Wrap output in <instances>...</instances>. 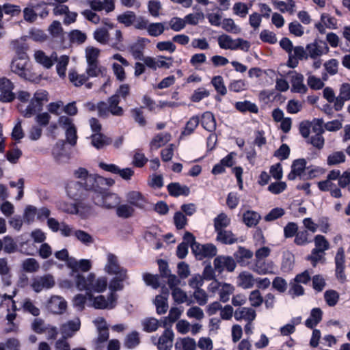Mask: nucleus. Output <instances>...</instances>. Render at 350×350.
<instances>
[{
	"label": "nucleus",
	"mask_w": 350,
	"mask_h": 350,
	"mask_svg": "<svg viewBox=\"0 0 350 350\" xmlns=\"http://www.w3.org/2000/svg\"><path fill=\"white\" fill-rule=\"evenodd\" d=\"M76 178L81 179L84 190L90 191L91 198L92 196H98L103 192L102 185L105 183L103 177L96 174H89L87 170L80 167L75 173Z\"/></svg>",
	"instance_id": "f257e3e1"
},
{
	"label": "nucleus",
	"mask_w": 350,
	"mask_h": 350,
	"mask_svg": "<svg viewBox=\"0 0 350 350\" xmlns=\"http://www.w3.org/2000/svg\"><path fill=\"white\" fill-rule=\"evenodd\" d=\"M314 247L311 250L310 255L307 256L313 267L318 263H325L326 258V251L330 248V244L325 236L317 234L313 239Z\"/></svg>",
	"instance_id": "f03ea898"
},
{
	"label": "nucleus",
	"mask_w": 350,
	"mask_h": 350,
	"mask_svg": "<svg viewBox=\"0 0 350 350\" xmlns=\"http://www.w3.org/2000/svg\"><path fill=\"white\" fill-rule=\"evenodd\" d=\"M76 286L80 291L86 290L90 292L103 293L107 286V279L105 276L96 278V275L91 273L86 278H79Z\"/></svg>",
	"instance_id": "7ed1b4c3"
},
{
	"label": "nucleus",
	"mask_w": 350,
	"mask_h": 350,
	"mask_svg": "<svg viewBox=\"0 0 350 350\" xmlns=\"http://www.w3.org/2000/svg\"><path fill=\"white\" fill-rule=\"evenodd\" d=\"M46 101H48L47 92L39 90L34 93L33 98L25 109H23L21 105L18 106V109L25 118H31L42 109L44 103Z\"/></svg>",
	"instance_id": "20e7f679"
},
{
	"label": "nucleus",
	"mask_w": 350,
	"mask_h": 350,
	"mask_svg": "<svg viewBox=\"0 0 350 350\" xmlns=\"http://www.w3.org/2000/svg\"><path fill=\"white\" fill-rule=\"evenodd\" d=\"M208 291L212 293H217L219 300L226 303L230 300V297L234 293L235 287L231 284L215 280L209 284Z\"/></svg>",
	"instance_id": "39448f33"
},
{
	"label": "nucleus",
	"mask_w": 350,
	"mask_h": 350,
	"mask_svg": "<svg viewBox=\"0 0 350 350\" xmlns=\"http://www.w3.org/2000/svg\"><path fill=\"white\" fill-rule=\"evenodd\" d=\"M67 267L71 269L70 276L72 277L75 284L79 281V278H85L82 274L79 273V269L82 271H88L92 268V262L88 259H81L77 260L75 258L71 257L68 259Z\"/></svg>",
	"instance_id": "423d86ee"
},
{
	"label": "nucleus",
	"mask_w": 350,
	"mask_h": 350,
	"mask_svg": "<svg viewBox=\"0 0 350 350\" xmlns=\"http://www.w3.org/2000/svg\"><path fill=\"white\" fill-rule=\"evenodd\" d=\"M92 200L96 205L106 208L116 207L120 202V198L117 194L107 191L100 192L98 196H92Z\"/></svg>",
	"instance_id": "0eeeda50"
},
{
	"label": "nucleus",
	"mask_w": 350,
	"mask_h": 350,
	"mask_svg": "<svg viewBox=\"0 0 350 350\" xmlns=\"http://www.w3.org/2000/svg\"><path fill=\"white\" fill-rule=\"evenodd\" d=\"M59 126L65 129L66 142L71 146H75L77 141V128L72 118L62 116L58 119Z\"/></svg>",
	"instance_id": "6e6552de"
},
{
	"label": "nucleus",
	"mask_w": 350,
	"mask_h": 350,
	"mask_svg": "<svg viewBox=\"0 0 350 350\" xmlns=\"http://www.w3.org/2000/svg\"><path fill=\"white\" fill-rule=\"evenodd\" d=\"M88 296L92 301L91 306L96 309H112L116 306L118 299L116 293H109L107 298L103 295L93 297L88 294Z\"/></svg>",
	"instance_id": "1a4fd4ad"
},
{
	"label": "nucleus",
	"mask_w": 350,
	"mask_h": 350,
	"mask_svg": "<svg viewBox=\"0 0 350 350\" xmlns=\"http://www.w3.org/2000/svg\"><path fill=\"white\" fill-rule=\"evenodd\" d=\"M28 60L25 53H22L19 57L13 59L11 64V70L20 77L27 79L29 70L27 68Z\"/></svg>",
	"instance_id": "9d476101"
},
{
	"label": "nucleus",
	"mask_w": 350,
	"mask_h": 350,
	"mask_svg": "<svg viewBox=\"0 0 350 350\" xmlns=\"http://www.w3.org/2000/svg\"><path fill=\"white\" fill-rule=\"evenodd\" d=\"M214 269L218 273H222L224 271L232 272L236 268V262L234 259L229 256H218L213 261Z\"/></svg>",
	"instance_id": "9b49d317"
},
{
	"label": "nucleus",
	"mask_w": 350,
	"mask_h": 350,
	"mask_svg": "<svg viewBox=\"0 0 350 350\" xmlns=\"http://www.w3.org/2000/svg\"><path fill=\"white\" fill-rule=\"evenodd\" d=\"M251 269L258 275L277 274V267L275 263L270 260H254Z\"/></svg>",
	"instance_id": "f8f14e48"
},
{
	"label": "nucleus",
	"mask_w": 350,
	"mask_h": 350,
	"mask_svg": "<svg viewBox=\"0 0 350 350\" xmlns=\"http://www.w3.org/2000/svg\"><path fill=\"white\" fill-rule=\"evenodd\" d=\"M54 285L55 280L53 277L46 274L33 278L31 286L36 293H40L43 290L51 288Z\"/></svg>",
	"instance_id": "ddd939ff"
},
{
	"label": "nucleus",
	"mask_w": 350,
	"mask_h": 350,
	"mask_svg": "<svg viewBox=\"0 0 350 350\" xmlns=\"http://www.w3.org/2000/svg\"><path fill=\"white\" fill-rule=\"evenodd\" d=\"M14 88V83L7 78L0 79V100L3 103L12 101L16 96L12 92Z\"/></svg>",
	"instance_id": "4468645a"
},
{
	"label": "nucleus",
	"mask_w": 350,
	"mask_h": 350,
	"mask_svg": "<svg viewBox=\"0 0 350 350\" xmlns=\"http://www.w3.org/2000/svg\"><path fill=\"white\" fill-rule=\"evenodd\" d=\"M105 271L109 275L127 272V270L120 265L118 257L109 253L107 254V260L104 268Z\"/></svg>",
	"instance_id": "2eb2a0df"
},
{
	"label": "nucleus",
	"mask_w": 350,
	"mask_h": 350,
	"mask_svg": "<svg viewBox=\"0 0 350 350\" xmlns=\"http://www.w3.org/2000/svg\"><path fill=\"white\" fill-rule=\"evenodd\" d=\"M59 209L70 214H82L83 212H88L90 207L85 206L83 202H78L75 204L59 202Z\"/></svg>",
	"instance_id": "dca6fc26"
},
{
	"label": "nucleus",
	"mask_w": 350,
	"mask_h": 350,
	"mask_svg": "<svg viewBox=\"0 0 350 350\" xmlns=\"http://www.w3.org/2000/svg\"><path fill=\"white\" fill-rule=\"evenodd\" d=\"M307 58L306 49H305L301 46H297L293 47L291 54H288V59L286 64L289 68H294L298 66L299 60Z\"/></svg>",
	"instance_id": "f3484780"
},
{
	"label": "nucleus",
	"mask_w": 350,
	"mask_h": 350,
	"mask_svg": "<svg viewBox=\"0 0 350 350\" xmlns=\"http://www.w3.org/2000/svg\"><path fill=\"white\" fill-rule=\"evenodd\" d=\"M328 51L329 48L325 42H314L306 45L308 57H310L312 59H317L323 54L327 53Z\"/></svg>",
	"instance_id": "a211bd4d"
},
{
	"label": "nucleus",
	"mask_w": 350,
	"mask_h": 350,
	"mask_svg": "<svg viewBox=\"0 0 350 350\" xmlns=\"http://www.w3.org/2000/svg\"><path fill=\"white\" fill-rule=\"evenodd\" d=\"M126 202L138 208L144 209L148 204L147 199L145 196L137 191H131L126 194Z\"/></svg>",
	"instance_id": "6ab92c4d"
},
{
	"label": "nucleus",
	"mask_w": 350,
	"mask_h": 350,
	"mask_svg": "<svg viewBox=\"0 0 350 350\" xmlns=\"http://www.w3.org/2000/svg\"><path fill=\"white\" fill-rule=\"evenodd\" d=\"M68 196L75 200H79L85 196L84 188L81 181H70L66 185Z\"/></svg>",
	"instance_id": "aec40b11"
},
{
	"label": "nucleus",
	"mask_w": 350,
	"mask_h": 350,
	"mask_svg": "<svg viewBox=\"0 0 350 350\" xmlns=\"http://www.w3.org/2000/svg\"><path fill=\"white\" fill-rule=\"evenodd\" d=\"M306 168V161L304 159H298L293 161L291 165V171L288 175V179L295 180L297 176L305 178L304 171Z\"/></svg>",
	"instance_id": "412c9836"
},
{
	"label": "nucleus",
	"mask_w": 350,
	"mask_h": 350,
	"mask_svg": "<svg viewBox=\"0 0 350 350\" xmlns=\"http://www.w3.org/2000/svg\"><path fill=\"white\" fill-rule=\"evenodd\" d=\"M67 307V303L66 300L60 296L53 295L52 296L47 304L48 309L55 314L63 313Z\"/></svg>",
	"instance_id": "4be33fe9"
},
{
	"label": "nucleus",
	"mask_w": 350,
	"mask_h": 350,
	"mask_svg": "<svg viewBox=\"0 0 350 350\" xmlns=\"http://www.w3.org/2000/svg\"><path fill=\"white\" fill-rule=\"evenodd\" d=\"M88 2L91 10L94 12L105 10L109 13L115 9L114 0H88Z\"/></svg>",
	"instance_id": "5701e85b"
},
{
	"label": "nucleus",
	"mask_w": 350,
	"mask_h": 350,
	"mask_svg": "<svg viewBox=\"0 0 350 350\" xmlns=\"http://www.w3.org/2000/svg\"><path fill=\"white\" fill-rule=\"evenodd\" d=\"M80 320L76 318L62 324L60 327V332L64 338H70L80 329Z\"/></svg>",
	"instance_id": "b1692460"
},
{
	"label": "nucleus",
	"mask_w": 350,
	"mask_h": 350,
	"mask_svg": "<svg viewBox=\"0 0 350 350\" xmlns=\"http://www.w3.org/2000/svg\"><path fill=\"white\" fill-rule=\"evenodd\" d=\"M114 275L109 283L110 293H116V291H122L124 288V282L129 278L127 272H121L114 274Z\"/></svg>",
	"instance_id": "393cba45"
},
{
	"label": "nucleus",
	"mask_w": 350,
	"mask_h": 350,
	"mask_svg": "<svg viewBox=\"0 0 350 350\" xmlns=\"http://www.w3.org/2000/svg\"><path fill=\"white\" fill-rule=\"evenodd\" d=\"M234 319L237 321L245 320L247 322H252L256 317V311L250 307H241L234 311Z\"/></svg>",
	"instance_id": "a878e982"
},
{
	"label": "nucleus",
	"mask_w": 350,
	"mask_h": 350,
	"mask_svg": "<svg viewBox=\"0 0 350 350\" xmlns=\"http://www.w3.org/2000/svg\"><path fill=\"white\" fill-rule=\"evenodd\" d=\"M174 332L170 329H166L159 337L157 347L159 350H171L173 345Z\"/></svg>",
	"instance_id": "bb28decb"
},
{
	"label": "nucleus",
	"mask_w": 350,
	"mask_h": 350,
	"mask_svg": "<svg viewBox=\"0 0 350 350\" xmlns=\"http://www.w3.org/2000/svg\"><path fill=\"white\" fill-rule=\"evenodd\" d=\"M237 284L238 286L243 289L252 288L256 284V278L251 273L242 271L237 277Z\"/></svg>",
	"instance_id": "cd10ccee"
},
{
	"label": "nucleus",
	"mask_w": 350,
	"mask_h": 350,
	"mask_svg": "<svg viewBox=\"0 0 350 350\" xmlns=\"http://www.w3.org/2000/svg\"><path fill=\"white\" fill-rule=\"evenodd\" d=\"M304 77L303 75L295 72L291 78V92L306 94L308 91L307 86L304 83Z\"/></svg>",
	"instance_id": "c85d7f7f"
},
{
	"label": "nucleus",
	"mask_w": 350,
	"mask_h": 350,
	"mask_svg": "<svg viewBox=\"0 0 350 350\" xmlns=\"http://www.w3.org/2000/svg\"><path fill=\"white\" fill-rule=\"evenodd\" d=\"M216 240L225 245H232L238 242L237 237L229 230H222L216 232Z\"/></svg>",
	"instance_id": "c756f323"
},
{
	"label": "nucleus",
	"mask_w": 350,
	"mask_h": 350,
	"mask_svg": "<svg viewBox=\"0 0 350 350\" xmlns=\"http://www.w3.org/2000/svg\"><path fill=\"white\" fill-rule=\"evenodd\" d=\"M34 58L36 62L44 68H50L56 60V54L53 53L51 56H47L43 51H36L34 53Z\"/></svg>",
	"instance_id": "7c9ffc66"
},
{
	"label": "nucleus",
	"mask_w": 350,
	"mask_h": 350,
	"mask_svg": "<svg viewBox=\"0 0 350 350\" xmlns=\"http://www.w3.org/2000/svg\"><path fill=\"white\" fill-rule=\"evenodd\" d=\"M64 144L65 143L63 140H59L52 150L53 157L59 163L66 162L69 159L68 155L64 150Z\"/></svg>",
	"instance_id": "2f4dec72"
},
{
	"label": "nucleus",
	"mask_w": 350,
	"mask_h": 350,
	"mask_svg": "<svg viewBox=\"0 0 350 350\" xmlns=\"http://www.w3.org/2000/svg\"><path fill=\"white\" fill-rule=\"evenodd\" d=\"M88 77H106L107 68L97 63L88 64L85 70Z\"/></svg>",
	"instance_id": "473e14b6"
},
{
	"label": "nucleus",
	"mask_w": 350,
	"mask_h": 350,
	"mask_svg": "<svg viewBox=\"0 0 350 350\" xmlns=\"http://www.w3.org/2000/svg\"><path fill=\"white\" fill-rule=\"evenodd\" d=\"M169 193L174 197L180 196H187L190 193L189 188L186 185H181L178 183H171L167 185Z\"/></svg>",
	"instance_id": "72a5a7b5"
},
{
	"label": "nucleus",
	"mask_w": 350,
	"mask_h": 350,
	"mask_svg": "<svg viewBox=\"0 0 350 350\" xmlns=\"http://www.w3.org/2000/svg\"><path fill=\"white\" fill-rule=\"evenodd\" d=\"M91 144L96 149H102L111 143L110 138L100 133H96L91 135Z\"/></svg>",
	"instance_id": "f704fd0d"
},
{
	"label": "nucleus",
	"mask_w": 350,
	"mask_h": 350,
	"mask_svg": "<svg viewBox=\"0 0 350 350\" xmlns=\"http://www.w3.org/2000/svg\"><path fill=\"white\" fill-rule=\"evenodd\" d=\"M260 219V215L254 211L247 210L243 214V222L249 228L256 226Z\"/></svg>",
	"instance_id": "c9c22d12"
},
{
	"label": "nucleus",
	"mask_w": 350,
	"mask_h": 350,
	"mask_svg": "<svg viewBox=\"0 0 350 350\" xmlns=\"http://www.w3.org/2000/svg\"><path fill=\"white\" fill-rule=\"evenodd\" d=\"M201 124L208 132H214L216 129V121L213 114L210 111L204 112L202 116Z\"/></svg>",
	"instance_id": "e433bc0d"
},
{
	"label": "nucleus",
	"mask_w": 350,
	"mask_h": 350,
	"mask_svg": "<svg viewBox=\"0 0 350 350\" xmlns=\"http://www.w3.org/2000/svg\"><path fill=\"white\" fill-rule=\"evenodd\" d=\"M230 218L226 213H219L213 220L215 232L226 229L230 224Z\"/></svg>",
	"instance_id": "4c0bfd02"
},
{
	"label": "nucleus",
	"mask_w": 350,
	"mask_h": 350,
	"mask_svg": "<svg viewBox=\"0 0 350 350\" xmlns=\"http://www.w3.org/2000/svg\"><path fill=\"white\" fill-rule=\"evenodd\" d=\"M323 312L319 308H314L310 312V317L306 321L305 325L307 327L312 329L322 319Z\"/></svg>",
	"instance_id": "58836bf2"
},
{
	"label": "nucleus",
	"mask_w": 350,
	"mask_h": 350,
	"mask_svg": "<svg viewBox=\"0 0 350 350\" xmlns=\"http://www.w3.org/2000/svg\"><path fill=\"white\" fill-rule=\"evenodd\" d=\"M120 99L116 96L112 95L107 100L108 110L113 116H121L123 115L124 111L122 107L118 105Z\"/></svg>",
	"instance_id": "ea45409f"
},
{
	"label": "nucleus",
	"mask_w": 350,
	"mask_h": 350,
	"mask_svg": "<svg viewBox=\"0 0 350 350\" xmlns=\"http://www.w3.org/2000/svg\"><path fill=\"white\" fill-rule=\"evenodd\" d=\"M168 291L164 293V295H157L155 297L154 304L157 308V312L159 314H164L168 309L167 304Z\"/></svg>",
	"instance_id": "a19ab883"
},
{
	"label": "nucleus",
	"mask_w": 350,
	"mask_h": 350,
	"mask_svg": "<svg viewBox=\"0 0 350 350\" xmlns=\"http://www.w3.org/2000/svg\"><path fill=\"white\" fill-rule=\"evenodd\" d=\"M218 44L222 49H237V45H236V39H232L228 35H221L218 37Z\"/></svg>",
	"instance_id": "79ce46f5"
},
{
	"label": "nucleus",
	"mask_w": 350,
	"mask_h": 350,
	"mask_svg": "<svg viewBox=\"0 0 350 350\" xmlns=\"http://www.w3.org/2000/svg\"><path fill=\"white\" fill-rule=\"evenodd\" d=\"M94 38L102 44H107L109 41V33L105 27H99L93 33Z\"/></svg>",
	"instance_id": "37998d69"
},
{
	"label": "nucleus",
	"mask_w": 350,
	"mask_h": 350,
	"mask_svg": "<svg viewBox=\"0 0 350 350\" xmlns=\"http://www.w3.org/2000/svg\"><path fill=\"white\" fill-rule=\"evenodd\" d=\"M171 135L167 133H159L150 142L152 149H158L170 140Z\"/></svg>",
	"instance_id": "c03bdc74"
},
{
	"label": "nucleus",
	"mask_w": 350,
	"mask_h": 350,
	"mask_svg": "<svg viewBox=\"0 0 350 350\" xmlns=\"http://www.w3.org/2000/svg\"><path fill=\"white\" fill-rule=\"evenodd\" d=\"M346 160V156L342 151H336L328 155L327 163L328 165H337Z\"/></svg>",
	"instance_id": "a18cd8bd"
},
{
	"label": "nucleus",
	"mask_w": 350,
	"mask_h": 350,
	"mask_svg": "<svg viewBox=\"0 0 350 350\" xmlns=\"http://www.w3.org/2000/svg\"><path fill=\"white\" fill-rule=\"evenodd\" d=\"M235 107L238 111L241 112L250 111L256 113L258 111V108L256 105L248 100L237 102L235 104Z\"/></svg>",
	"instance_id": "49530a36"
},
{
	"label": "nucleus",
	"mask_w": 350,
	"mask_h": 350,
	"mask_svg": "<svg viewBox=\"0 0 350 350\" xmlns=\"http://www.w3.org/2000/svg\"><path fill=\"white\" fill-rule=\"evenodd\" d=\"M55 62H57L56 69L58 75L60 77H64L66 76V68L69 62L68 56L62 55L59 58H57L56 56V60H55Z\"/></svg>",
	"instance_id": "de8ad7c7"
},
{
	"label": "nucleus",
	"mask_w": 350,
	"mask_h": 350,
	"mask_svg": "<svg viewBox=\"0 0 350 350\" xmlns=\"http://www.w3.org/2000/svg\"><path fill=\"white\" fill-rule=\"evenodd\" d=\"M22 268L25 272L34 273L39 270L40 264L36 259L29 258L23 261Z\"/></svg>",
	"instance_id": "09e8293b"
},
{
	"label": "nucleus",
	"mask_w": 350,
	"mask_h": 350,
	"mask_svg": "<svg viewBox=\"0 0 350 350\" xmlns=\"http://www.w3.org/2000/svg\"><path fill=\"white\" fill-rule=\"evenodd\" d=\"M310 234L307 230L297 231L295 236L294 243L299 246H304L311 242Z\"/></svg>",
	"instance_id": "8fccbe9b"
},
{
	"label": "nucleus",
	"mask_w": 350,
	"mask_h": 350,
	"mask_svg": "<svg viewBox=\"0 0 350 350\" xmlns=\"http://www.w3.org/2000/svg\"><path fill=\"white\" fill-rule=\"evenodd\" d=\"M68 78L75 86H81L87 81L88 77L85 74L80 75L75 70H70Z\"/></svg>",
	"instance_id": "3c124183"
},
{
	"label": "nucleus",
	"mask_w": 350,
	"mask_h": 350,
	"mask_svg": "<svg viewBox=\"0 0 350 350\" xmlns=\"http://www.w3.org/2000/svg\"><path fill=\"white\" fill-rule=\"evenodd\" d=\"M145 46L144 44L141 42H137L134 44H133L130 46V52L133 57L137 60H142L144 56V50Z\"/></svg>",
	"instance_id": "603ef678"
},
{
	"label": "nucleus",
	"mask_w": 350,
	"mask_h": 350,
	"mask_svg": "<svg viewBox=\"0 0 350 350\" xmlns=\"http://www.w3.org/2000/svg\"><path fill=\"white\" fill-rule=\"evenodd\" d=\"M211 84L213 85L217 92L221 96H224L227 94V89L221 76L217 75L213 77L211 80Z\"/></svg>",
	"instance_id": "864d4df0"
},
{
	"label": "nucleus",
	"mask_w": 350,
	"mask_h": 350,
	"mask_svg": "<svg viewBox=\"0 0 350 350\" xmlns=\"http://www.w3.org/2000/svg\"><path fill=\"white\" fill-rule=\"evenodd\" d=\"M139 342V333L134 331L126 336L124 345L128 349H133L137 347Z\"/></svg>",
	"instance_id": "5fc2aeb1"
},
{
	"label": "nucleus",
	"mask_w": 350,
	"mask_h": 350,
	"mask_svg": "<svg viewBox=\"0 0 350 350\" xmlns=\"http://www.w3.org/2000/svg\"><path fill=\"white\" fill-rule=\"evenodd\" d=\"M307 75V83L312 90H319L324 87L325 83L321 79L312 75L311 73H308Z\"/></svg>",
	"instance_id": "6e6d98bb"
},
{
	"label": "nucleus",
	"mask_w": 350,
	"mask_h": 350,
	"mask_svg": "<svg viewBox=\"0 0 350 350\" xmlns=\"http://www.w3.org/2000/svg\"><path fill=\"white\" fill-rule=\"evenodd\" d=\"M200 123V119L198 116H192L189 121L187 122L184 130L182 132L183 135H189L193 133L195 129L197 128Z\"/></svg>",
	"instance_id": "4d7b16f0"
},
{
	"label": "nucleus",
	"mask_w": 350,
	"mask_h": 350,
	"mask_svg": "<svg viewBox=\"0 0 350 350\" xmlns=\"http://www.w3.org/2000/svg\"><path fill=\"white\" fill-rule=\"evenodd\" d=\"M165 30V27L164 26V23H150L147 32L151 36L157 37L161 35Z\"/></svg>",
	"instance_id": "13d9d810"
},
{
	"label": "nucleus",
	"mask_w": 350,
	"mask_h": 350,
	"mask_svg": "<svg viewBox=\"0 0 350 350\" xmlns=\"http://www.w3.org/2000/svg\"><path fill=\"white\" fill-rule=\"evenodd\" d=\"M248 299L252 307H259L263 303V297L258 289L250 292Z\"/></svg>",
	"instance_id": "bf43d9fd"
},
{
	"label": "nucleus",
	"mask_w": 350,
	"mask_h": 350,
	"mask_svg": "<svg viewBox=\"0 0 350 350\" xmlns=\"http://www.w3.org/2000/svg\"><path fill=\"white\" fill-rule=\"evenodd\" d=\"M49 31L53 38L62 40L64 36L63 29L59 21H53L50 25Z\"/></svg>",
	"instance_id": "052dcab7"
},
{
	"label": "nucleus",
	"mask_w": 350,
	"mask_h": 350,
	"mask_svg": "<svg viewBox=\"0 0 350 350\" xmlns=\"http://www.w3.org/2000/svg\"><path fill=\"white\" fill-rule=\"evenodd\" d=\"M234 255L239 262H243L245 261V260L252 258L253 256V253L250 250H247L243 247H239Z\"/></svg>",
	"instance_id": "680f3d73"
},
{
	"label": "nucleus",
	"mask_w": 350,
	"mask_h": 350,
	"mask_svg": "<svg viewBox=\"0 0 350 350\" xmlns=\"http://www.w3.org/2000/svg\"><path fill=\"white\" fill-rule=\"evenodd\" d=\"M182 310L178 308H172L163 321V326L166 327L167 324H172L177 321L180 317Z\"/></svg>",
	"instance_id": "e2e57ef3"
},
{
	"label": "nucleus",
	"mask_w": 350,
	"mask_h": 350,
	"mask_svg": "<svg viewBox=\"0 0 350 350\" xmlns=\"http://www.w3.org/2000/svg\"><path fill=\"white\" fill-rule=\"evenodd\" d=\"M40 5H36L33 8H25L23 10L24 19L29 23L34 22L38 16V12L40 8Z\"/></svg>",
	"instance_id": "0e129e2a"
},
{
	"label": "nucleus",
	"mask_w": 350,
	"mask_h": 350,
	"mask_svg": "<svg viewBox=\"0 0 350 350\" xmlns=\"http://www.w3.org/2000/svg\"><path fill=\"white\" fill-rule=\"evenodd\" d=\"M324 299L329 306H334L339 300V294L334 290L326 291L324 293Z\"/></svg>",
	"instance_id": "69168bd1"
},
{
	"label": "nucleus",
	"mask_w": 350,
	"mask_h": 350,
	"mask_svg": "<svg viewBox=\"0 0 350 350\" xmlns=\"http://www.w3.org/2000/svg\"><path fill=\"white\" fill-rule=\"evenodd\" d=\"M3 250L5 253L12 254L16 251L17 244L10 236H5L3 239Z\"/></svg>",
	"instance_id": "338daca9"
},
{
	"label": "nucleus",
	"mask_w": 350,
	"mask_h": 350,
	"mask_svg": "<svg viewBox=\"0 0 350 350\" xmlns=\"http://www.w3.org/2000/svg\"><path fill=\"white\" fill-rule=\"evenodd\" d=\"M144 330L147 332L156 331L159 327V322L154 318H147L142 321Z\"/></svg>",
	"instance_id": "774afa93"
}]
</instances>
